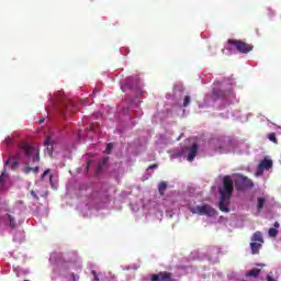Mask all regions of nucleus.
Masks as SVG:
<instances>
[{"label":"nucleus","mask_w":281,"mask_h":281,"mask_svg":"<svg viewBox=\"0 0 281 281\" xmlns=\"http://www.w3.org/2000/svg\"><path fill=\"white\" fill-rule=\"evenodd\" d=\"M21 150H23L26 157V167L23 169L24 175H30L31 172H38L40 167L34 168L27 166L29 164H36L41 161V151L35 147L30 146L27 143L20 145Z\"/></svg>","instance_id":"nucleus-1"},{"label":"nucleus","mask_w":281,"mask_h":281,"mask_svg":"<svg viewBox=\"0 0 281 281\" xmlns=\"http://www.w3.org/2000/svg\"><path fill=\"white\" fill-rule=\"evenodd\" d=\"M21 159V155L18 154L16 157L10 156L9 159L4 161V169L3 172L0 175V188H3V179L8 177V173L5 172L8 166L11 164V170L15 171L19 170V160Z\"/></svg>","instance_id":"nucleus-2"},{"label":"nucleus","mask_w":281,"mask_h":281,"mask_svg":"<svg viewBox=\"0 0 281 281\" xmlns=\"http://www.w3.org/2000/svg\"><path fill=\"white\" fill-rule=\"evenodd\" d=\"M235 188L238 192H243L244 190H248L254 188V181L249 179L247 176L237 175L234 180Z\"/></svg>","instance_id":"nucleus-3"},{"label":"nucleus","mask_w":281,"mask_h":281,"mask_svg":"<svg viewBox=\"0 0 281 281\" xmlns=\"http://www.w3.org/2000/svg\"><path fill=\"white\" fill-rule=\"evenodd\" d=\"M227 43L228 45H232L233 47H235V49H237L239 54H249V52L254 50L252 44L246 43L240 40H228Z\"/></svg>","instance_id":"nucleus-4"},{"label":"nucleus","mask_w":281,"mask_h":281,"mask_svg":"<svg viewBox=\"0 0 281 281\" xmlns=\"http://www.w3.org/2000/svg\"><path fill=\"white\" fill-rule=\"evenodd\" d=\"M190 212H192V214H199L200 216H216V210L210 204L191 207Z\"/></svg>","instance_id":"nucleus-5"},{"label":"nucleus","mask_w":281,"mask_h":281,"mask_svg":"<svg viewBox=\"0 0 281 281\" xmlns=\"http://www.w3.org/2000/svg\"><path fill=\"white\" fill-rule=\"evenodd\" d=\"M220 195L232 196L234 194V180L231 176L223 178V186L218 189Z\"/></svg>","instance_id":"nucleus-6"},{"label":"nucleus","mask_w":281,"mask_h":281,"mask_svg":"<svg viewBox=\"0 0 281 281\" xmlns=\"http://www.w3.org/2000/svg\"><path fill=\"white\" fill-rule=\"evenodd\" d=\"M150 281H177L172 277V272L161 271L156 274H150Z\"/></svg>","instance_id":"nucleus-7"},{"label":"nucleus","mask_w":281,"mask_h":281,"mask_svg":"<svg viewBox=\"0 0 281 281\" xmlns=\"http://www.w3.org/2000/svg\"><path fill=\"white\" fill-rule=\"evenodd\" d=\"M122 91H126L127 89H139V79L128 77L123 86H121Z\"/></svg>","instance_id":"nucleus-8"},{"label":"nucleus","mask_w":281,"mask_h":281,"mask_svg":"<svg viewBox=\"0 0 281 281\" xmlns=\"http://www.w3.org/2000/svg\"><path fill=\"white\" fill-rule=\"evenodd\" d=\"M232 201V195H220L218 207L221 212L229 213V203Z\"/></svg>","instance_id":"nucleus-9"},{"label":"nucleus","mask_w":281,"mask_h":281,"mask_svg":"<svg viewBox=\"0 0 281 281\" xmlns=\"http://www.w3.org/2000/svg\"><path fill=\"white\" fill-rule=\"evenodd\" d=\"M227 98V91L221 90L218 88H214L211 94V100L216 102V100H225Z\"/></svg>","instance_id":"nucleus-10"},{"label":"nucleus","mask_w":281,"mask_h":281,"mask_svg":"<svg viewBox=\"0 0 281 281\" xmlns=\"http://www.w3.org/2000/svg\"><path fill=\"white\" fill-rule=\"evenodd\" d=\"M199 154V145L194 143L191 147L188 148V161H194V157Z\"/></svg>","instance_id":"nucleus-11"},{"label":"nucleus","mask_w":281,"mask_h":281,"mask_svg":"<svg viewBox=\"0 0 281 281\" xmlns=\"http://www.w3.org/2000/svg\"><path fill=\"white\" fill-rule=\"evenodd\" d=\"M273 168V160L263 159L258 166V172H262V170H271Z\"/></svg>","instance_id":"nucleus-12"},{"label":"nucleus","mask_w":281,"mask_h":281,"mask_svg":"<svg viewBox=\"0 0 281 281\" xmlns=\"http://www.w3.org/2000/svg\"><path fill=\"white\" fill-rule=\"evenodd\" d=\"M251 243H258L260 245L265 244V238H262V233L260 231L254 233L251 237Z\"/></svg>","instance_id":"nucleus-13"},{"label":"nucleus","mask_w":281,"mask_h":281,"mask_svg":"<svg viewBox=\"0 0 281 281\" xmlns=\"http://www.w3.org/2000/svg\"><path fill=\"white\" fill-rule=\"evenodd\" d=\"M261 248H262V244H258L257 241L250 243V249H251L252 256L260 254Z\"/></svg>","instance_id":"nucleus-14"},{"label":"nucleus","mask_w":281,"mask_h":281,"mask_svg":"<svg viewBox=\"0 0 281 281\" xmlns=\"http://www.w3.org/2000/svg\"><path fill=\"white\" fill-rule=\"evenodd\" d=\"M44 146H46L48 155L52 157V153L54 150V145L52 144V138L47 137L44 142Z\"/></svg>","instance_id":"nucleus-15"},{"label":"nucleus","mask_w":281,"mask_h":281,"mask_svg":"<svg viewBox=\"0 0 281 281\" xmlns=\"http://www.w3.org/2000/svg\"><path fill=\"white\" fill-rule=\"evenodd\" d=\"M109 164V157H104L101 161H99L97 167V175H100L102 172V169Z\"/></svg>","instance_id":"nucleus-16"},{"label":"nucleus","mask_w":281,"mask_h":281,"mask_svg":"<svg viewBox=\"0 0 281 281\" xmlns=\"http://www.w3.org/2000/svg\"><path fill=\"white\" fill-rule=\"evenodd\" d=\"M166 190H168V182L161 181L158 184V193L160 194V196H164V194H166Z\"/></svg>","instance_id":"nucleus-17"},{"label":"nucleus","mask_w":281,"mask_h":281,"mask_svg":"<svg viewBox=\"0 0 281 281\" xmlns=\"http://www.w3.org/2000/svg\"><path fill=\"white\" fill-rule=\"evenodd\" d=\"M7 221H8L9 227H11V229H16V218H14V216L7 214Z\"/></svg>","instance_id":"nucleus-18"},{"label":"nucleus","mask_w":281,"mask_h":281,"mask_svg":"<svg viewBox=\"0 0 281 281\" xmlns=\"http://www.w3.org/2000/svg\"><path fill=\"white\" fill-rule=\"evenodd\" d=\"M265 203H267L265 198H258L257 199V210H258V212H262V207H265Z\"/></svg>","instance_id":"nucleus-19"},{"label":"nucleus","mask_w":281,"mask_h":281,"mask_svg":"<svg viewBox=\"0 0 281 281\" xmlns=\"http://www.w3.org/2000/svg\"><path fill=\"white\" fill-rule=\"evenodd\" d=\"M247 276L250 278H258L260 276V269H252L247 273Z\"/></svg>","instance_id":"nucleus-20"},{"label":"nucleus","mask_w":281,"mask_h":281,"mask_svg":"<svg viewBox=\"0 0 281 281\" xmlns=\"http://www.w3.org/2000/svg\"><path fill=\"white\" fill-rule=\"evenodd\" d=\"M268 139L273 144H278V138L276 137V133L268 134Z\"/></svg>","instance_id":"nucleus-21"},{"label":"nucleus","mask_w":281,"mask_h":281,"mask_svg":"<svg viewBox=\"0 0 281 281\" xmlns=\"http://www.w3.org/2000/svg\"><path fill=\"white\" fill-rule=\"evenodd\" d=\"M268 234L271 238H276L278 236V231L276 228H269Z\"/></svg>","instance_id":"nucleus-22"},{"label":"nucleus","mask_w":281,"mask_h":281,"mask_svg":"<svg viewBox=\"0 0 281 281\" xmlns=\"http://www.w3.org/2000/svg\"><path fill=\"white\" fill-rule=\"evenodd\" d=\"M183 106H190V95L184 97Z\"/></svg>","instance_id":"nucleus-23"},{"label":"nucleus","mask_w":281,"mask_h":281,"mask_svg":"<svg viewBox=\"0 0 281 281\" xmlns=\"http://www.w3.org/2000/svg\"><path fill=\"white\" fill-rule=\"evenodd\" d=\"M91 274L93 276L94 281H100V277L98 276V272H95V270H92Z\"/></svg>","instance_id":"nucleus-24"},{"label":"nucleus","mask_w":281,"mask_h":281,"mask_svg":"<svg viewBox=\"0 0 281 281\" xmlns=\"http://www.w3.org/2000/svg\"><path fill=\"white\" fill-rule=\"evenodd\" d=\"M113 149V144H108V146H106V148H105V153H108V155H109V153H111V150Z\"/></svg>","instance_id":"nucleus-25"},{"label":"nucleus","mask_w":281,"mask_h":281,"mask_svg":"<svg viewBox=\"0 0 281 281\" xmlns=\"http://www.w3.org/2000/svg\"><path fill=\"white\" fill-rule=\"evenodd\" d=\"M4 144H5V146H11V144H12V138L7 137V138L4 139Z\"/></svg>","instance_id":"nucleus-26"},{"label":"nucleus","mask_w":281,"mask_h":281,"mask_svg":"<svg viewBox=\"0 0 281 281\" xmlns=\"http://www.w3.org/2000/svg\"><path fill=\"white\" fill-rule=\"evenodd\" d=\"M49 172H52V170L50 169H46L44 171V173L42 175V179H45V177H47V175H49Z\"/></svg>","instance_id":"nucleus-27"},{"label":"nucleus","mask_w":281,"mask_h":281,"mask_svg":"<svg viewBox=\"0 0 281 281\" xmlns=\"http://www.w3.org/2000/svg\"><path fill=\"white\" fill-rule=\"evenodd\" d=\"M157 168H159V166L157 164H154L148 167V170H155Z\"/></svg>","instance_id":"nucleus-28"},{"label":"nucleus","mask_w":281,"mask_h":281,"mask_svg":"<svg viewBox=\"0 0 281 281\" xmlns=\"http://www.w3.org/2000/svg\"><path fill=\"white\" fill-rule=\"evenodd\" d=\"M71 277H72V280H74V281L80 280V277H79V276H76V274H74V273L71 274Z\"/></svg>","instance_id":"nucleus-29"},{"label":"nucleus","mask_w":281,"mask_h":281,"mask_svg":"<svg viewBox=\"0 0 281 281\" xmlns=\"http://www.w3.org/2000/svg\"><path fill=\"white\" fill-rule=\"evenodd\" d=\"M31 195H32L34 199H38V195H36V192H34V190L31 191Z\"/></svg>","instance_id":"nucleus-30"},{"label":"nucleus","mask_w":281,"mask_h":281,"mask_svg":"<svg viewBox=\"0 0 281 281\" xmlns=\"http://www.w3.org/2000/svg\"><path fill=\"white\" fill-rule=\"evenodd\" d=\"M273 225H274L276 229H278L280 227V223H278V222H276Z\"/></svg>","instance_id":"nucleus-31"},{"label":"nucleus","mask_w":281,"mask_h":281,"mask_svg":"<svg viewBox=\"0 0 281 281\" xmlns=\"http://www.w3.org/2000/svg\"><path fill=\"white\" fill-rule=\"evenodd\" d=\"M61 115H64V117H67V112L61 111Z\"/></svg>","instance_id":"nucleus-32"},{"label":"nucleus","mask_w":281,"mask_h":281,"mask_svg":"<svg viewBox=\"0 0 281 281\" xmlns=\"http://www.w3.org/2000/svg\"><path fill=\"white\" fill-rule=\"evenodd\" d=\"M43 122H45V119L40 120V124H43Z\"/></svg>","instance_id":"nucleus-33"},{"label":"nucleus","mask_w":281,"mask_h":281,"mask_svg":"<svg viewBox=\"0 0 281 281\" xmlns=\"http://www.w3.org/2000/svg\"><path fill=\"white\" fill-rule=\"evenodd\" d=\"M49 179H50V180H52V179H54V176H53V175H50V176H49Z\"/></svg>","instance_id":"nucleus-34"},{"label":"nucleus","mask_w":281,"mask_h":281,"mask_svg":"<svg viewBox=\"0 0 281 281\" xmlns=\"http://www.w3.org/2000/svg\"><path fill=\"white\" fill-rule=\"evenodd\" d=\"M257 267H265V265H257Z\"/></svg>","instance_id":"nucleus-35"}]
</instances>
